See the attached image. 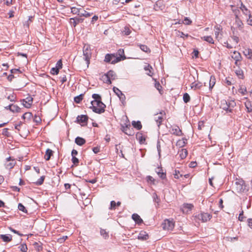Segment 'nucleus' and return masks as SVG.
<instances>
[{
  "label": "nucleus",
  "instance_id": "nucleus-1",
  "mask_svg": "<svg viewBox=\"0 0 252 252\" xmlns=\"http://www.w3.org/2000/svg\"><path fill=\"white\" fill-rule=\"evenodd\" d=\"M92 97L94 100L91 101V106L90 107L93 112L101 114L105 111L106 105L102 102L101 97L98 94H94L92 95Z\"/></svg>",
  "mask_w": 252,
  "mask_h": 252
},
{
  "label": "nucleus",
  "instance_id": "nucleus-2",
  "mask_svg": "<svg viewBox=\"0 0 252 252\" xmlns=\"http://www.w3.org/2000/svg\"><path fill=\"white\" fill-rule=\"evenodd\" d=\"M113 59L114 60L111 63H117L125 60L126 57L125 55L124 50L123 49H120L116 53L106 54L105 57L104 62L109 63Z\"/></svg>",
  "mask_w": 252,
  "mask_h": 252
},
{
  "label": "nucleus",
  "instance_id": "nucleus-3",
  "mask_svg": "<svg viewBox=\"0 0 252 252\" xmlns=\"http://www.w3.org/2000/svg\"><path fill=\"white\" fill-rule=\"evenodd\" d=\"M83 55L85 60L88 63L90 62V59L92 57L91 50L89 45H85L83 49Z\"/></svg>",
  "mask_w": 252,
  "mask_h": 252
},
{
  "label": "nucleus",
  "instance_id": "nucleus-4",
  "mask_svg": "<svg viewBox=\"0 0 252 252\" xmlns=\"http://www.w3.org/2000/svg\"><path fill=\"white\" fill-rule=\"evenodd\" d=\"M162 228L165 230H172L174 227V223L172 221L165 220L162 224Z\"/></svg>",
  "mask_w": 252,
  "mask_h": 252
},
{
  "label": "nucleus",
  "instance_id": "nucleus-5",
  "mask_svg": "<svg viewBox=\"0 0 252 252\" xmlns=\"http://www.w3.org/2000/svg\"><path fill=\"white\" fill-rule=\"evenodd\" d=\"M113 90L116 94L119 97L120 100L122 101V103L124 104V102H125L126 100V96L125 94L116 87H114Z\"/></svg>",
  "mask_w": 252,
  "mask_h": 252
},
{
  "label": "nucleus",
  "instance_id": "nucleus-6",
  "mask_svg": "<svg viewBox=\"0 0 252 252\" xmlns=\"http://www.w3.org/2000/svg\"><path fill=\"white\" fill-rule=\"evenodd\" d=\"M88 116L86 115H81L78 116L76 121L78 123L82 124V126H84L87 125L88 120Z\"/></svg>",
  "mask_w": 252,
  "mask_h": 252
},
{
  "label": "nucleus",
  "instance_id": "nucleus-7",
  "mask_svg": "<svg viewBox=\"0 0 252 252\" xmlns=\"http://www.w3.org/2000/svg\"><path fill=\"white\" fill-rule=\"evenodd\" d=\"M236 190L238 192H242L246 190V186L243 182H236L235 184Z\"/></svg>",
  "mask_w": 252,
  "mask_h": 252
},
{
  "label": "nucleus",
  "instance_id": "nucleus-8",
  "mask_svg": "<svg viewBox=\"0 0 252 252\" xmlns=\"http://www.w3.org/2000/svg\"><path fill=\"white\" fill-rule=\"evenodd\" d=\"M6 161L5 163V166L6 168L11 169L13 168V167L16 164V161L14 159H12L11 157L7 158L6 159Z\"/></svg>",
  "mask_w": 252,
  "mask_h": 252
},
{
  "label": "nucleus",
  "instance_id": "nucleus-9",
  "mask_svg": "<svg viewBox=\"0 0 252 252\" xmlns=\"http://www.w3.org/2000/svg\"><path fill=\"white\" fill-rule=\"evenodd\" d=\"M238 64H236V65L233 66V71H234L236 75L240 79H243L244 77L243 71L240 68L239 66L237 65Z\"/></svg>",
  "mask_w": 252,
  "mask_h": 252
},
{
  "label": "nucleus",
  "instance_id": "nucleus-10",
  "mask_svg": "<svg viewBox=\"0 0 252 252\" xmlns=\"http://www.w3.org/2000/svg\"><path fill=\"white\" fill-rule=\"evenodd\" d=\"M214 31L216 38L218 40L221 39L222 28L221 26L220 25H217L215 26Z\"/></svg>",
  "mask_w": 252,
  "mask_h": 252
},
{
  "label": "nucleus",
  "instance_id": "nucleus-11",
  "mask_svg": "<svg viewBox=\"0 0 252 252\" xmlns=\"http://www.w3.org/2000/svg\"><path fill=\"white\" fill-rule=\"evenodd\" d=\"M22 101L24 107L29 108L32 104L33 98L31 96H28L26 99H23Z\"/></svg>",
  "mask_w": 252,
  "mask_h": 252
},
{
  "label": "nucleus",
  "instance_id": "nucleus-12",
  "mask_svg": "<svg viewBox=\"0 0 252 252\" xmlns=\"http://www.w3.org/2000/svg\"><path fill=\"white\" fill-rule=\"evenodd\" d=\"M170 132L171 134L178 136H181L183 134L182 130L177 126H175L172 127L170 130Z\"/></svg>",
  "mask_w": 252,
  "mask_h": 252
},
{
  "label": "nucleus",
  "instance_id": "nucleus-13",
  "mask_svg": "<svg viewBox=\"0 0 252 252\" xmlns=\"http://www.w3.org/2000/svg\"><path fill=\"white\" fill-rule=\"evenodd\" d=\"M212 218V215L208 213H202L198 215V218L201 219L203 222H206Z\"/></svg>",
  "mask_w": 252,
  "mask_h": 252
},
{
  "label": "nucleus",
  "instance_id": "nucleus-14",
  "mask_svg": "<svg viewBox=\"0 0 252 252\" xmlns=\"http://www.w3.org/2000/svg\"><path fill=\"white\" fill-rule=\"evenodd\" d=\"M122 130L125 134L128 135H132L133 134V131L130 129V125H126L125 126H122Z\"/></svg>",
  "mask_w": 252,
  "mask_h": 252
},
{
  "label": "nucleus",
  "instance_id": "nucleus-15",
  "mask_svg": "<svg viewBox=\"0 0 252 252\" xmlns=\"http://www.w3.org/2000/svg\"><path fill=\"white\" fill-rule=\"evenodd\" d=\"M132 220L138 225L143 223V221L140 217L137 214H133L132 215Z\"/></svg>",
  "mask_w": 252,
  "mask_h": 252
},
{
  "label": "nucleus",
  "instance_id": "nucleus-16",
  "mask_svg": "<svg viewBox=\"0 0 252 252\" xmlns=\"http://www.w3.org/2000/svg\"><path fill=\"white\" fill-rule=\"evenodd\" d=\"M136 138L141 144L145 143L146 137L141 132H137L136 133Z\"/></svg>",
  "mask_w": 252,
  "mask_h": 252
},
{
  "label": "nucleus",
  "instance_id": "nucleus-17",
  "mask_svg": "<svg viewBox=\"0 0 252 252\" xmlns=\"http://www.w3.org/2000/svg\"><path fill=\"white\" fill-rule=\"evenodd\" d=\"M228 102L225 100H222L221 101L220 108L225 110L226 112H231V110L229 108Z\"/></svg>",
  "mask_w": 252,
  "mask_h": 252
},
{
  "label": "nucleus",
  "instance_id": "nucleus-18",
  "mask_svg": "<svg viewBox=\"0 0 252 252\" xmlns=\"http://www.w3.org/2000/svg\"><path fill=\"white\" fill-rule=\"evenodd\" d=\"M57 65L55 67H52L51 69L50 73L52 75H57L59 72V70L62 68L63 64H57Z\"/></svg>",
  "mask_w": 252,
  "mask_h": 252
},
{
  "label": "nucleus",
  "instance_id": "nucleus-19",
  "mask_svg": "<svg viewBox=\"0 0 252 252\" xmlns=\"http://www.w3.org/2000/svg\"><path fill=\"white\" fill-rule=\"evenodd\" d=\"M240 9L241 10L243 14L246 16H249L251 14L250 10H249L242 2H241Z\"/></svg>",
  "mask_w": 252,
  "mask_h": 252
},
{
  "label": "nucleus",
  "instance_id": "nucleus-20",
  "mask_svg": "<svg viewBox=\"0 0 252 252\" xmlns=\"http://www.w3.org/2000/svg\"><path fill=\"white\" fill-rule=\"evenodd\" d=\"M12 236L11 235H4L1 234L0 235V238H1L3 242H9L12 240Z\"/></svg>",
  "mask_w": 252,
  "mask_h": 252
},
{
  "label": "nucleus",
  "instance_id": "nucleus-21",
  "mask_svg": "<svg viewBox=\"0 0 252 252\" xmlns=\"http://www.w3.org/2000/svg\"><path fill=\"white\" fill-rule=\"evenodd\" d=\"M231 57L234 59V61L235 62V63H237L238 62L240 61V60L241 58L240 53L236 51H234L233 53L231 55Z\"/></svg>",
  "mask_w": 252,
  "mask_h": 252
},
{
  "label": "nucleus",
  "instance_id": "nucleus-22",
  "mask_svg": "<svg viewBox=\"0 0 252 252\" xmlns=\"http://www.w3.org/2000/svg\"><path fill=\"white\" fill-rule=\"evenodd\" d=\"M149 238L148 234L145 231H141L139 233L138 239L141 240H146Z\"/></svg>",
  "mask_w": 252,
  "mask_h": 252
},
{
  "label": "nucleus",
  "instance_id": "nucleus-23",
  "mask_svg": "<svg viewBox=\"0 0 252 252\" xmlns=\"http://www.w3.org/2000/svg\"><path fill=\"white\" fill-rule=\"evenodd\" d=\"M82 22V20L79 18H73L70 19V23L74 27H75L77 24Z\"/></svg>",
  "mask_w": 252,
  "mask_h": 252
},
{
  "label": "nucleus",
  "instance_id": "nucleus-24",
  "mask_svg": "<svg viewBox=\"0 0 252 252\" xmlns=\"http://www.w3.org/2000/svg\"><path fill=\"white\" fill-rule=\"evenodd\" d=\"M155 120L156 122L158 127H159L163 120L162 116L161 115H159L158 114H157L155 117Z\"/></svg>",
  "mask_w": 252,
  "mask_h": 252
},
{
  "label": "nucleus",
  "instance_id": "nucleus-25",
  "mask_svg": "<svg viewBox=\"0 0 252 252\" xmlns=\"http://www.w3.org/2000/svg\"><path fill=\"white\" fill-rule=\"evenodd\" d=\"M75 143L79 146H82L86 143L85 139L81 137H77L75 140Z\"/></svg>",
  "mask_w": 252,
  "mask_h": 252
},
{
  "label": "nucleus",
  "instance_id": "nucleus-26",
  "mask_svg": "<svg viewBox=\"0 0 252 252\" xmlns=\"http://www.w3.org/2000/svg\"><path fill=\"white\" fill-rule=\"evenodd\" d=\"M81 13H80V16H84L85 17H88L92 16L93 14V12H90L85 10L83 8H81Z\"/></svg>",
  "mask_w": 252,
  "mask_h": 252
},
{
  "label": "nucleus",
  "instance_id": "nucleus-27",
  "mask_svg": "<svg viewBox=\"0 0 252 252\" xmlns=\"http://www.w3.org/2000/svg\"><path fill=\"white\" fill-rule=\"evenodd\" d=\"M235 24L240 29L243 28V23L237 15L235 16Z\"/></svg>",
  "mask_w": 252,
  "mask_h": 252
},
{
  "label": "nucleus",
  "instance_id": "nucleus-28",
  "mask_svg": "<svg viewBox=\"0 0 252 252\" xmlns=\"http://www.w3.org/2000/svg\"><path fill=\"white\" fill-rule=\"evenodd\" d=\"M9 110L12 112H19L21 108L16 105L10 104L8 105Z\"/></svg>",
  "mask_w": 252,
  "mask_h": 252
},
{
  "label": "nucleus",
  "instance_id": "nucleus-29",
  "mask_svg": "<svg viewBox=\"0 0 252 252\" xmlns=\"http://www.w3.org/2000/svg\"><path fill=\"white\" fill-rule=\"evenodd\" d=\"M234 82V80L233 78L229 76L225 78V80L224 81V83L226 86H230L233 84Z\"/></svg>",
  "mask_w": 252,
  "mask_h": 252
},
{
  "label": "nucleus",
  "instance_id": "nucleus-30",
  "mask_svg": "<svg viewBox=\"0 0 252 252\" xmlns=\"http://www.w3.org/2000/svg\"><path fill=\"white\" fill-rule=\"evenodd\" d=\"M132 126L137 130H140L142 128V125L140 121H132L131 123Z\"/></svg>",
  "mask_w": 252,
  "mask_h": 252
},
{
  "label": "nucleus",
  "instance_id": "nucleus-31",
  "mask_svg": "<svg viewBox=\"0 0 252 252\" xmlns=\"http://www.w3.org/2000/svg\"><path fill=\"white\" fill-rule=\"evenodd\" d=\"M216 84V78L214 76H211L209 81V89L212 90Z\"/></svg>",
  "mask_w": 252,
  "mask_h": 252
},
{
  "label": "nucleus",
  "instance_id": "nucleus-32",
  "mask_svg": "<svg viewBox=\"0 0 252 252\" xmlns=\"http://www.w3.org/2000/svg\"><path fill=\"white\" fill-rule=\"evenodd\" d=\"M121 204V202L120 201L115 202V201H111L110 202V206L109 207L110 210H115L116 209V206H119Z\"/></svg>",
  "mask_w": 252,
  "mask_h": 252
},
{
  "label": "nucleus",
  "instance_id": "nucleus-33",
  "mask_svg": "<svg viewBox=\"0 0 252 252\" xmlns=\"http://www.w3.org/2000/svg\"><path fill=\"white\" fill-rule=\"evenodd\" d=\"M201 39L209 43H214V40L211 36H204L203 37H202Z\"/></svg>",
  "mask_w": 252,
  "mask_h": 252
},
{
  "label": "nucleus",
  "instance_id": "nucleus-34",
  "mask_svg": "<svg viewBox=\"0 0 252 252\" xmlns=\"http://www.w3.org/2000/svg\"><path fill=\"white\" fill-rule=\"evenodd\" d=\"M53 155V151L51 149H48L45 153L44 158L46 160H49Z\"/></svg>",
  "mask_w": 252,
  "mask_h": 252
},
{
  "label": "nucleus",
  "instance_id": "nucleus-35",
  "mask_svg": "<svg viewBox=\"0 0 252 252\" xmlns=\"http://www.w3.org/2000/svg\"><path fill=\"white\" fill-rule=\"evenodd\" d=\"M202 86V85L201 83L200 82L197 83L193 82L191 84L190 87L192 89H194V90H195L197 89H200Z\"/></svg>",
  "mask_w": 252,
  "mask_h": 252
},
{
  "label": "nucleus",
  "instance_id": "nucleus-36",
  "mask_svg": "<svg viewBox=\"0 0 252 252\" xmlns=\"http://www.w3.org/2000/svg\"><path fill=\"white\" fill-rule=\"evenodd\" d=\"M144 69L146 70V71H148V72H147V74L150 76H152L153 75V68L150 65V64H148V66H146L144 67Z\"/></svg>",
  "mask_w": 252,
  "mask_h": 252
},
{
  "label": "nucleus",
  "instance_id": "nucleus-37",
  "mask_svg": "<svg viewBox=\"0 0 252 252\" xmlns=\"http://www.w3.org/2000/svg\"><path fill=\"white\" fill-rule=\"evenodd\" d=\"M101 79L105 83L108 84H111L112 83L110 79H109V77H108L106 74H104L103 75H102L101 76Z\"/></svg>",
  "mask_w": 252,
  "mask_h": 252
},
{
  "label": "nucleus",
  "instance_id": "nucleus-38",
  "mask_svg": "<svg viewBox=\"0 0 252 252\" xmlns=\"http://www.w3.org/2000/svg\"><path fill=\"white\" fill-rule=\"evenodd\" d=\"M106 74L110 80H114L116 77V74L113 70H110Z\"/></svg>",
  "mask_w": 252,
  "mask_h": 252
},
{
  "label": "nucleus",
  "instance_id": "nucleus-39",
  "mask_svg": "<svg viewBox=\"0 0 252 252\" xmlns=\"http://www.w3.org/2000/svg\"><path fill=\"white\" fill-rule=\"evenodd\" d=\"M141 50L147 53H149L151 52L150 49L146 45L140 44L138 45Z\"/></svg>",
  "mask_w": 252,
  "mask_h": 252
},
{
  "label": "nucleus",
  "instance_id": "nucleus-40",
  "mask_svg": "<svg viewBox=\"0 0 252 252\" xmlns=\"http://www.w3.org/2000/svg\"><path fill=\"white\" fill-rule=\"evenodd\" d=\"M187 139L185 138H183L182 140H179L177 142V145L182 147H184L187 143Z\"/></svg>",
  "mask_w": 252,
  "mask_h": 252
},
{
  "label": "nucleus",
  "instance_id": "nucleus-41",
  "mask_svg": "<svg viewBox=\"0 0 252 252\" xmlns=\"http://www.w3.org/2000/svg\"><path fill=\"white\" fill-rule=\"evenodd\" d=\"M188 155V151L186 149H182L180 151V157L182 159H184L186 158Z\"/></svg>",
  "mask_w": 252,
  "mask_h": 252
},
{
  "label": "nucleus",
  "instance_id": "nucleus-42",
  "mask_svg": "<svg viewBox=\"0 0 252 252\" xmlns=\"http://www.w3.org/2000/svg\"><path fill=\"white\" fill-rule=\"evenodd\" d=\"M84 94H82L80 95L75 96L74 98V100L76 103H79L82 100L83 98Z\"/></svg>",
  "mask_w": 252,
  "mask_h": 252
},
{
  "label": "nucleus",
  "instance_id": "nucleus-43",
  "mask_svg": "<svg viewBox=\"0 0 252 252\" xmlns=\"http://www.w3.org/2000/svg\"><path fill=\"white\" fill-rule=\"evenodd\" d=\"M176 32L177 36H180V37H182L184 39H185V38H188L189 36L188 34H185L183 32L179 31H176Z\"/></svg>",
  "mask_w": 252,
  "mask_h": 252
},
{
  "label": "nucleus",
  "instance_id": "nucleus-44",
  "mask_svg": "<svg viewBox=\"0 0 252 252\" xmlns=\"http://www.w3.org/2000/svg\"><path fill=\"white\" fill-rule=\"evenodd\" d=\"M238 92L242 95H245L247 92V88L245 86L242 85L240 87V88L238 90Z\"/></svg>",
  "mask_w": 252,
  "mask_h": 252
},
{
  "label": "nucleus",
  "instance_id": "nucleus-45",
  "mask_svg": "<svg viewBox=\"0 0 252 252\" xmlns=\"http://www.w3.org/2000/svg\"><path fill=\"white\" fill-rule=\"evenodd\" d=\"M245 106L248 109L249 112L252 111V102L250 101H247L245 103Z\"/></svg>",
  "mask_w": 252,
  "mask_h": 252
},
{
  "label": "nucleus",
  "instance_id": "nucleus-46",
  "mask_svg": "<svg viewBox=\"0 0 252 252\" xmlns=\"http://www.w3.org/2000/svg\"><path fill=\"white\" fill-rule=\"evenodd\" d=\"M71 11L72 13L77 14L80 16V13H81V8H77L76 7H72L71 8Z\"/></svg>",
  "mask_w": 252,
  "mask_h": 252
},
{
  "label": "nucleus",
  "instance_id": "nucleus-47",
  "mask_svg": "<svg viewBox=\"0 0 252 252\" xmlns=\"http://www.w3.org/2000/svg\"><path fill=\"white\" fill-rule=\"evenodd\" d=\"M32 117V114L30 112L25 113L22 116V118L24 120L28 119L30 120Z\"/></svg>",
  "mask_w": 252,
  "mask_h": 252
},
{
  "label": "nucleus",
  "instance_id": "nucleus-48",
  "mask_svg": "<svg viewBox=\"0 0 252 252\" xmlns=\"http://www.w3.org/2000/svg\"><path fill=\"white\" fill-rule=\"evenodd\" d=\"M229 109L231 110V112H232V108L236 106V103L234 100H230L228 102Z\"/></svg>",
  "mask_w": 252,
  "mask_h": 252
},
{
  "label": "nucleus",
  "instance_id": "nucleus-49",
  "mask_svg": "<svg viewBox=\"0 0 252 252\" xmlns=\"http://www.w3.org/2000/svg\"><path fill=\"white\" fill-rule=\"evenodd\" d=\"M18 209L25 213H27L28 211L25 206L22 203H19L18 206Z\"/></svg>",
  "mask_w": 252,
  "mask_h": 252
},
{
  "label": "nucleus",
  "instance_id": "nucleus-50",
  "mask_svg": "<svg viewBox=\"0 0 252 252\" xmlns=\"http://www.w3.org/2000/svg\"><path fill=\"white\" fill-rule=\"evenodd\" d=\"M44 179L45 176H42L40 177V178L35 183V185L37 186L41 185L43 184Z\"/></svg>",
  "mask_w": 252,
  "mask_h": 252
},
{
  "label": "nucleus",
  "instance_id": "nucleus-51",
  "mask_svg": "<svg viewBox=\"0 0 252 252\" xmlns=\"http://www.w3.org/2000/svg\"><path fill=\"white\" fill-rule=\"evenodd\" d=\"M183 100L185 103H188L190 100V96L188 93H185L183 95Z\"/></svg>",
  "mask_w": 252,
  "mask_h": 252
},
{
  "label": "nucleus",
  "instance_id": "nucleus-52",
  "mask_svg": "<svg viewBox=\"0 0 252 252\" xmlns=\"http://www.w3.org/2000/svg\"><path fill=\"white\" fill-rule=\"evenodd\" d=\"M100 234L101 236H103V237L104 238V239H107L109 237V235H108V233L104 229H101L100 230Z\"/></svg>",
  "mask_w": 252,
  "mask_h": 252
},
{
  "label": "nucleus",
  "instance_id": "nucleus-53",
  "mask_svg": "<svg viewBox=\"0 0 252 252\" xmlns=\"http://www.w3.org/2000/svg\"><path fill=\"white\" fill-rule=\"evenodd\" d=\"M19 248L20 249L21 251L22 252H26L28 248L26 244H21L19 247Z\"/></svg>",
  "mask_w": 252,
  "mask_h": 252
},
{
  "label": "nucleus",
  "instance_id": "nucleus-54",
  "mask_svg": "<svg viewBox=\"0 0 252 252\" xmlns=\"http://www.w3.org/2000/svg\"><path fill=\"white\" fill-rule=\"evenodd\" d=\"M193 207V205L191 204L186 203V204H184V208H187L189 210H191Z\"/></svg>",
  "mask_w": 252,
  "mask_h": 252
},
{
  "label": "nucleus",
  "instance_id": "nucleus-55",
  "mask_svg": "<svg viewBox=\"0 0 252 252\" xmlns=\"http://www.w3.org/2000/svg\"><path fill=\"white\" fill-rule=\"evenodd\" d=\"M173 175H174V178H176V179H179V176H180V177L182 176V174H180L179 171V170H175V172L173 174Z\"/></svg>",
  "mask_w": 252,
  "mask_h": 252
},
{
  "label": "nucleus",
  "instance_id": "nucleus-56",
  "mask_svg": "<svg viewBox=\"0 0 252 252\" xmlns=\"http://www.w3.org/2000/svg\"><path fill=\"white\" fill-rule=\"evenodd\" d=\"M72 162L73 163V164L75 165H77L79 163V159L76 158V157H72L71 159Z\"/></svg>",
  "mask_w": 252,
  "mask_h": 252
},
{
  "label": "nucleus",
  "instance_id": "nucleus-57",
  "mask_svg": "<svg viewBox=\"0 0 252 252\" xmlns=\"http://www.w3.org/2000/svg\"><path fill=\"white\" fill-rule=\"evenodd\" d=\"M123 32L125 35H128L131 33V31L128 27H125Z\"/></svg>",
  "mask_w": 252,
  "mask_h": 252
},
{
  "label": "nucleus",
  "instance_id": "nucleus-58",
  "mask_svg": "<svg viewBox=\"0 0 252 252\" xmlns=\"http://www.w3.org/2000/svg\"><path fill=\"white\" fill-rule=\"evenodd\" d=\"M192 21L188 17H186L184 20V23L187 25H189L191 24Z\"/></svg>",
  "mask_w": 252,
  "mask_h": 252
},
{
  "label": "nucleus",
  "instance_id": "nucleus-59",
  "mask_svg": "<svg viewBox=\"0 0 252 252\" xmlns=\"http://www.w3.org/2000/svg\"><path fill=\"white\" fill-rule=\"evenodd\" d=\"M247 23L248 25L252 26V15L251 14L249 15V18L247 20Z\"/></svg>",
  "mask_w": 252,
  "mask_h": 252
},
{
  "label": "nucleus",
  "instance_id": "nucleus-60",
  "mask_svg": "<svg viewBox=\"0 0 252 252\" xmlns=\"http://www.w3.org/2000/svg\"><path fill=\"white\" fill-rule=\"evenodd\" d=\"M147 181L148 182H150L152 184H154L155 179L151 176H148L147 177Z\"/></svg>",
  "mask_w": 252,
  "mask_h": 252
},
{
  "label": "nucleus",
  "instance_id": "nucleus-61",
  "mask_svg": "<svg viewBox=\"0 0 252 252\" xmlns=\"http://www.w3.org/2000/svg\"><path fill=\"white\" fill-rule=\"evenodd\" d=\"M158 174L162 179H164L166 178V174L163 172H158Z\"/></svg>",
  "mask_w": 252,
  "mask_h": 252
},
{
  "label": "nucleus",
  "instance_id": "nucleus-62",
  "mask_svg": "<svg viewBox=\"0 0 252 252\" xmlns=\"http://www.w3.org/2000/svg\"><path fill=\"white\" fill-rule=\"evenodd\" d=\"M9 228V229H10L12 232H13V233H15V234H18V235H20V236H23V234H22L20 233V232H19V231H17V230H15V229H13V228H12V227H10Z\"/></svg>",
  "mask_w": 252,
  "mask_h": 252
},
{
  "label": "nucleus",
  "instance_id": "nucleus-63",
  "mask_svg": "<svg viewBox=\"0 0 252 252\" xmlns=\"http://www.w3.org/2000/svg\"><path fill=\"white\" fill-rule=\"evenodd\" d=\"M8 129L5 128L2 129V134L8 136L9 135V132L8 131Z\"/></svg>",
  "mask_w": 252,
  "mask_h": 252
},
{
  "label": "nucleus",
  "instance_id": "nucleus-64",
  "mask_svg": "<svg viewBox=\"0 0 252 252\" xmlns=\"http://www.w3.org/2000/svg\"><path fill=\"white\" fill-rule=\"evenodd\" d=\"M232 39L235 43V45H236L239 41V37H237V36H234L232 37Z\"/></svg>",
  "mask_w": 252,
  "mask_h": 252
}]
</instances>
